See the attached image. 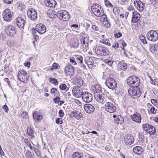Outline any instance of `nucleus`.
Returning a JSON list of instances; mask_svg holds the SVG:
<instances>
[{
	"label": "nucleus",
	"instance_id": "24",
	"mask_svg": "<svg viewBox=\"0 0 158 158\" xmlns=\"http://www.w3.org/2000/svg\"><path fill=\"white\" fill-rule=\"evenodd\" d=\"M132 13V21L134 23H137L139 20L140 17V15L136 11H134Z\"/></svg>",
	"mask_w": 158,
	"mask_h": 158
},
{
	"label": "nucleus",
	"instance_id": "33",
	"mask_svg": "<svg viewBox=\"0 0 158 158\" xmlns=\"http://www.w3.org/2000/svg\"><path fill=\"white\" fill-rule=\"evenodd\" d=\"M81 43L82 45H84L85 47H86L88 46V40L87 38H81Z\"/></svg>",
	"mask_w": 158,
	"mask_h": 158
},
{
	"label": "nucleus",
	"instance_id": "60",
	"mask_svg": "<svg viewBox=\"0 0 158 158\" xmlns=\"http://www.w3.org/2000/svg\"><path fill=\"white\" fill-rule=\"evenodd\" d=\"M139 23H138L137 25L139 26V27H143V26L144 25V22L141 20H139Z\"/></svg>",
	"mask_w": 158,
	"mask_h": 158
},
{
	"label": "nucleus",
	"instance_id": "63",
	"mask_svg": "<svg viewBox=\"0 0 158 158\" xmlns=\"http://www.w3.org/2000/svg\"><path fill=\"white\" fill-rule=\"evenodd\" d=\"M4 2L7 4H10L13 2V0H3Z\"/></svg>",
	"mask_w": 158,
	"mask_h": 158
},
{
	"label": "nucleus",
	"instance_id": "58",
	"mask_svg": "<svg viewBox=\"0 0 158 158\" xmlns=\"http://www.w3.org/2000/svg\"><path fill=\"white\" fill-rule=\"evenodd\" d=\"M2 108L4 111L6 112H7L9 110L6 104L3 106Z\"/></svg>",
	"mask_w": 158,
	"mask_h": 158
},
{
	"label": "nucleus",
	"instance_id": "10",
	"mask_svg": "<svg viewBox=\"0 0 158 158\" xmlns=\"http://www.w3.org/2000/svg\"><path fill=\"white\" fill-rule=\"evenodd\" d=\"M105 84L109 88L112 90L115 89L117 87L116 81L114 79L111 77H109L106 79Z\"/></svg>",
	"mask_w": 158,
	"mask_h": 158
},
{
	"label": "nucleus",
	"instance_id": "40",
	"mask_svg": "<svg viewBox=\"0 0 158 158\" xmlns=\"http://www.w3.org/2000/svg\"><path fill=\"white\" fill-rule=\"evenodd\" d=\"M7 44L10 47H13L15 45L14 41L12 40H9L7 41Z\"/></svg>",
	"mask_w": 158,
	"mask_h": 158
},
{
	"label": "nucleus",
	"instance_id": "50",
	"mask_svg": "<svg viewBox=\"0 0 158 158\" xmlns=\"http://www.w3.org/2000/svg\"><path fill=\"white\" fill-rule=\"evenodd\" d=\"M67 87L66 85L65 84H62L60 85L59 88L60 90H64Z\"/></svg>",
	"mask_w": 158,
	"mask_h": 158
},
{
	"label": "nucleus",
	"instance_id": "52",
	"mask_svg": "<svg viewBox=\"0 0 158 158\" xmlns=\"http://www.w3.org/2000/svg\"><path fill=\"white\" fill-rule=\"evenodd\" d=\"M105 63L108 64L110 66H111L113 63V61H112L109 60L108 59L105 60Z\"/></svg>",
	"mask_w": 158,
	"mask_h": 158
},
{
	"label": "nucleus",
	"instance_id": "43",
	"mask_svg": "<svg viewBox=\"0 0 158 158\" xmlns=\"http://www.w3.org/2000/svg\"><path fill=\"white\" fill-rule=\"evenodd\" d=\"M105 3L106 6L109 7H113V6L108 0H105Z\"/></svg>",
	"mask_w": 158,
	"mask_h": 158
},
{
	"label": "nucleus",
	"instance_id": "59",
	"mask_svg": "<svg viewBox=\"0 0 158 158\" xmlns=\"http://www.w3.org/2000/svg\"><path fill=\"white\" fill-rule=\"evenodd\" d=\"M4 70L5 72L7 74H10L11 72H12V71L9 70V67L4 69Z\"/></svg>",
	"mask_w": 158,
	"mask_h": 158
},
{
	"label": "nucleus",
	"instance_id": "31",
	"mask_svg": "<svg viewBox=\"0 0 158 158\" xmlns=\"http://www.w3.org/2000/svg\"><path fill=\"white\" fill-rule=\"evenodd\" d=\"M116 123L120 124H122L124 122V119L121 115H119L117 116L115 119Z\"/></svg>",
	"mask_w": 158,
	"mask_h": 158
},
{
	"label": "nucleus",
	"instance_id": "11",
	"mask_svg": "<svg viewBox=\"0 0 158 158\" xmlns=\"http://www.w3.org/2000/svg\"><path fill=\"white\" fill-rule=\"evenodd\" d=\"M147 37L149 40L155 42L158 40V34L156 31L152 30L147 33Z\"/></svg>",
	"mask_w": 158,
	"mask_h": 158
},
{
	"label": "nucleus",
	"instance_id": "55",
	"mask_svg": "<svg viewBox=\"0 0 158 158\" xmlns=\"http://www.w3.org/2000/svg\"><path fill=\"white\" fill-rule=\"evenodd\" d=\"M21 116L23 118H26L28 117V113L27 112H23L21 114Z\"/></svg>",
	"mask_w": 158,
	"mask_h": 158
},
{
	"label": "nucleus",
	"instance_id": "45",
	"mask_svg": "<svg viewBox=\"0 0 158 158\" xmlns=\"http://www.w3.org/2000/svg\"><path fill=\"white\" fill-rule=\"evenodd\" d=\"M56 123L57 124H61L63 123L62 118H56Z\"/></svg>",
	"mask_w": 158,
	"mask_h": 158
},
{
	"label": "nucleus",
	"instance_id": "64",
	"mask_svg": "<svg viewBox=\"0 0 158 158\" xmlns=\"http://www.w3.org/2000/svg\"><path fill=\"white\" fill-rule=\"evenodd\" d=\"M24 65L28 67H29L30 66V63L29 62H25L24 63Z\"/></svg>",
	"mask_w": 158,
	"mask_h": 158
},
{
	"label": "nucleus",
	"instance_id": "38",
	"mask_svg": "<svg viewBox=\"0 0 158 158\" xmlns=\"http://www.w3.org/2000/svg\"><path fill=\"white\" fill-rule=\"evenodd\" d=\"M27 133L28 135L29 136H31L32 137H33L34 136V131H33V129H32L31 128L29 127L27 129Z\"/></svg>",
	"mask_w": 158,
	"mask_h": 158
},
{
	"label": "nucleus",
	"instance_id": "27",
	"mask_svg": "<svg viewBox=\"0 0 158 158\" xmlns=\"http://www.w3.org/2000/svg\"><path fill=\"white\" fill-rule=\"evenodd\" d=\"M133 152L135 154L140 155L143 152V149L140 146H136L133 149Z\"/></svg>",
	"mask_w": 158,
	"mask_h": 158
},
{
	"label": "nucleus",
	"instance_id": "22",
	"mask_svg": "<svg viewBox=\"0 0 158 158\" xmlns=\"http://www.w3.org/2000/svg\"><path fill=\"white\" fill-rule=\"evenodd\" d=\"M84 109L85 112L88 113H92L94 111L95 108L94 106L90 104H87L84 105Z\"/></svg>",
	"mask_w": 158,
	"mask_h": 158
},
{
	"label": "nucleus",
	"instance_id": "49",
	"mask_svg": "<svg viewBox=\"0 0 158 158\" xmlns=\"http://www.w3.org/2000/svg\"><path fill=\"white\" fill-rule=\"evenodd\" d=\"M92 29L96 31H98L99 29L98 26L96 25H93L92 26Z\"/></svg>",
	"mask_w": 158,
	"mask_h": 158
},
{
	"label": "nucleus",
	"instance_id": "16",
	"mask_svg": "<svg viewBox=\"0 0 158 158\" xmlns=\"http://www.w3.org/2000/svg\"><path fill=\"white\" fill-rule=\"evenodd\" d=\"M15 21L18 27L19 28L23 29L26 21L23 17L19 16L16 18Z\"/></svg>",
	"mask_w": 158,
	"mask_h": 158
},
{
	"label": "nucleus",
	"instance_id": "21",
	"mask_svg": "<svg viewBox=\"0 0 158 158\" xmlns=\"http://www.w3.org/2000/svg\"><path fill=\"white\" fill-rule=\"evenodd\" d=\"M131 118L133 121L135 122L140 123L141 122V118L139 113L136 112L131 116Z\"/></svg>",
	"mask_w": 158,
	"mask_h": 158
},
{
	"label": "nucleus",
	"instance_id": "8",
	"mask_svg": "<svg viewBox=\"0 0 158 158\" xmlns=\"http://www.w3.org/2000/svg\"><path fill=\"white\" fill-rule=\"evenodd\" d=\"M17 77L19 81L26 83L28 79L29 76L26 71L23 70H21L18 73Z\"/></svg>",
	"mask_w": 158,
	"mask_h": 158
},
{
	"label": "nucleus",
	"instance_id": "5",
	"mask_svg": "<svg viewBox=\"0 0 158 158\" xmlns=\"http://www.w3.org/2000/svg\"><path fill=\"white\" fill-rule=\"evenodd\" d=\"M57 18L60 20L64 21H68L70 16L68 12L65 10H60L56 13Z\"/></svg>",
	"mask_w": 158,
	"mask_h": 158
},
{
	"label": "nucleus",
	"instance_id": "48",
	"mask_svg": "<svg viewBox=\"0 0 158 158\" xmlns=\"http://www.w3.org/2000/svg\"><path fill=\"white\" fill-rule=\"evenodd\" d=\"M70 63L74 65L77 64V62L76 61V59L74 57H71L70 59Z\"/></svg>",
	"mask_w": 158,
	"mask_h": 158
},
{
	"label": "nucleus",
	"instance_id": "1",
	"mask_svg": "<svg viewBox=\"0 0 158 158\" xmlns=\"http://www.w3.org/2000/svg\"><path fill=\"white\" fill-rule=\"evenodd\" d=\"M94 90V97L96 100L98 102H101L106 96L108 95L104 94V89L99 85L96 84L93 88Z\"/></svg>",
	"mask_w": 158,
	"mask_h": 158
},
{
	"label": "nucleus",
	"instance_id": "23",
	"mask_svg": "<svg viewBox=\"0 0 158 158\" xmlns=\"http://www.w3.org/2000/svg\"><path fill=\"white\" fill-rule=\"evenodd\" d=\"M134 4L136 8L140 11H143L144 9V5L140 1H135Z\"/></svg>",
	"mask_w": 158,
	"mask_h": 158
},
{
	"label": "nucleus",
	"instance_id": "26",
	"mask_svg": "<svg viewBox=\"0 0 158 158\" xmlns=\"http://www.w3.org/2000/svg\"><path fill=\"white\" fill-rule=\"evenodd\" d=\"M44 3L47 6L49 7H53L57 3L55 0H45Z\"/></svg>",
	"mask_w": 158,
	"mask_h": 158
},
{
	"label": "nucleus",
	"instance_id": "13",
	"mask_svg": "<svg viewBox=\"0 0 158 158\" xmlns=\"http://www.w3.org/2000/svg\"><path fill=\"white\" fill-rule=\"evenodd\" d=\"M142 126L144 130L151 135H154L156 132L155 128L151 125L146 124H143Z\"/></svg>",
	"mask_w": 158,
	"mask_h": 158
},
{
	"label": "nucleus",
	"instance_id": "25",
	"mask_svg": "<svg viewBox=\"0 0 158 158\" xmlns=\"http://www.w3.org/2000/svg\"><path fill=\"white\" fill-rule=\"evenodd\" d=\"M71 117H75L78 119H79L82 116V114L81 112L76 110L72 111L70 114Z\"/></svg>",
	"mask_w": 158,
	"mask_h": 158
},
{
	"label": "nucleus",
	"instance_id": "29",
	"mask_svg": "<svg viewBox=\"0 0 158 158\" xmlns=\"http://www.w3.org/2000/svg\"><path fill=\"white\" fill-rule=\"evenodd\" d=\"M33 118L35 121H38L42 119V116L35 111L33 113Z\"/></svg>",
	"mask_w": 158,
	"mask_h": 158
},
{
	"label": "nucleus",
	"instance_id": "46",
	"mask_svg": "<svg viewBox=\"0 0 158 158\" xmlns=\"http://www.w3.org/2000/svg\"><path fill=\"white\" fill-rule=\"evenodd\" d=\"M113 12L116 15L118 14L119 9L118 7L115 6L113 9Z\"/></svg>",
	"mask_w": 158,
	"mask_h": 158
},
{
	"label": "nucleus",
	"instance_id": "56",
	"mask_svg": "<svg viewBox=\"0 0 158 158\" xmlns=\"http://www.w3.org/2000/svg\"><path fill=\"white\" fill-rule=\"evenodd\" d=\"M102 16L103 17V21H104L108 22V21L106 15L105 14H104V13H103V15H102ZM108 23H109V25L110 26V24L108 22Z\"/></svg>",
	"mask_w": 158,
	"mask_h": 158
},
{
	"label": "nucleus",
	"instance_id": "7",
	"mask_svg": "<svg viewBox=\"0 0 158 158\" xmlns=\"http://www.w3.org/2000/svg\"><path fill=\"white\" fill-rule=\"evenodd\" d=\"M3 18L7 22H10L13 19L14 15L10 9H6L2 13Z\"/></svg>",
	"mask_w": 158,
	"mask_h": 158
},
{
	"label": "nucleus",
	"instance_id": "57",
	"mask_svg": "<svg viewBox=\"0 0 158 158\" xmlns=\"http://www.w3.org/2000/svg\"><path fill=\"white\" fill-rule=\"evenodd\" d=\"M114 36L116 38H118L122 36V34L120 32H118L114 34Z\"/></svg>",
	"mask_w": 158,
	"mask_h": 158
},
{
	"label": "nucleus",
	"instance_id": "35",
	"mask_svg": "<svg viewBox=\"0 0 158 158\" xmlns=\"http://www.w3.org/2000/svg\"><path fill=\"white\" fill-rule=\"evenodd\" d=\"M73 158H83V154L78 152H75L73 155Z\"/></svg>",
	"mask_w": 158,
	"mask_h": 158
},
{
	"label": "nucleus",
	"instance_id": "12",
	"mask_svg": "<svg viewBox=\"0 0 158 158\" xmlns=\"http://www.w3.org/2000/svg\"><path fill=\"white\" fill-rule=\"evenodd\" d=\"M64 72L67 77L73 76L75 73L74 68L71 64H69L65 67Z\"/></svg>",
	"mask_w": 158,
	"mask_h": 158
},
{
	"label": "nucleus",
	"instance_id": "17",
	"mask_svg": "<svg viewBox=\"0 0 158 158\" xmlns=\"http://www.w3.org/2000/svg\"><path fill=\"white\" fill-rule=\"evenodd\" d=\"M5 31L7 35L11 37L14 36L16 34L15 27L12 25L6 27Z\"/></svg>",
	"mask_w": 158,
	"mask_h": 158
},
{
	"label": "nucleus",
	"instance_id": "34",
	"mask_svg": "<svg viewBox=\"0 0 158 158\" xmlns=\"http://www.w3.org/2000/svg\"><path fill=\"white\" fill-rule=\"evenodd\" d=\"M156 45L155 44H151L149 45V48L150 51L152 53L155 52L156 50Z\"/></svg>",
	"mask_w": 158,
	"mask_h": 158
},
{
	"label": "nucleus",
	"instance_id": "2",
	"mask_svg": "<svg viewBox=\"0 0 158 158\" xmlns=\"http://www.w3.org/2000/svg\"><path fill=\"white\" fill-rule=\"evenodd\" d=\"M114 100L109 96H106L100 102V103L103 104L106 102L105 105V109L106 111L108 112L113 113L116 110V107L113 103L110 101H112Z\"/></svg>",
	"mask_w": 158,
	"mask_h": 158
},
{
	"label": "nucleus",
	"instance_id": "14",
	"mask_svg": "<svg viewBox=\"0 0 158 158\" xmlns=\"http://www.w3.org/2000/svg\"><path fill=\"white\" fill-rule=\"evenodd\" d=\"M27 14L28 18L31 20H35L37 18V12L32 8L28 10Z\"/></svg>",
	"mask_w": 158,
	"mask_h": 158
},
{
	"label": "nucleus",
	"instance_id": "61",
	"mask_svg": "<svg viewBox=\"0 0 158 158\" xmlns=\"http://www.w3.org/2000/svg\"><path fill=\"white\" fill-rule=\"evenodd\" d=\"M112 47L115 48V49L118 48H119L118 44V43H114V44L112 45Z\"/></svg>",
	"mask_w": 158,
	"mask_h": 158
},
{
	"label": "nucleus",
	"instance_id": "47",
	"mask_svg": "<svg viewBox=\"0 0 158 158\" xmlns=\"http://www.w3.org/2000/svg\"><path fill=\"white\" fill-rule=\"evenodd\" d=\"M77 85L80 86H82L83 85V80L81 78H79L77 80Z\"/></svg>",
	"mask_w": 158,
	"mask_h": 158
},
{
	"label": "nucleus",
	"instance_id": "6",
	"mask_svg": "<svg viewBox=\"0 0 158 158\" xmlns=\"http://www.w3.org/2000/svg\"><path fill=\"white\" fill-rule=\"evenodd\" d=\"M127 84L129 86L132 87V85H135V86H139L140 84L139 79L137 76H132L129 77L127 80Z\"/></svg>",
	"mask_w": 158,
	"mask_h": 158
},
{
	"label": "nucleus",
	"instance_id": "39",
	"mask_svg": "<svg viewBox=\"0 0 158 158\" xmlns=\"http://www.w3.org/2000/svg\"><path fill=\"white\" fill-rule=\"evenodd\" d=\"M59 68L60 65L56 63H54L51 67L50 68V70H52L54 69H56Z\"/></svg>",
	"mask_w": 158,
	"mask_h": 158
},
{
	"label": "nucleus",
	"instance_id": "37",
	"mask_svg": "<svg viewBox=\"0 0 158 158\" xmlns=\"http://www.w3.org/2000/svg\"><path fill=\"white\" fill-rule=\"evenodd\" d=\"M110 40H111L110 39ZM110 41L109 39H107V38L104 39L100 41V42L102 44H104L108 46H111L109 42Z\"/></svg>",
	"mask_w": 158,
	"mask_h": 158
},
{
	"label": "nucleus",
	"instance_id": "30",
	"mask_svg": "<svg viewBox=\"0 0 158 158\" xmlns=\"http://www.w3.org/2000/svg\"><path fill=\"white\" fill-rule=\"evenodd\" d=\"M71 45L73 48H77L79 45V42L78 40L77 39L72 40L71 42Z\"/></svg>",
	"mask_w": 158,
	"mask_h": 158
},
{
	"label": "nucleus",
	"instance_id": "3",
	"mask_svg": "<svg viewBox=\"0 0 158 158\" xmlns=\"http://www.w3.org/2000/svg\"><path fill=\"white\" fill-rule=\"evenodd\" d=\"M91 9L93 14L96 16L100 17L103 15L104 11L100 5L95 3L91 7Z\"/></svg>",
	"mask_w": 158,
	"mask_h": 158
},
{
	"label": "nucleus",
	"instance_id": "41",
	"mask_svg": "<svg viewBox=\"0 0 158 158\" xmlns=\"http://www.w3.org/2000/svg\"><path fill=\"white\" fill-rule=\"evenodd\" d=\"M50 81L52 83L55 84V85H58V82L56 78H50Z\"/></svg>",
	"mask_w": 158,
	"mask_h": 158
},
{
	"label": "nucleus",
	"instance_id": "4",
	"mask_svg": "<svg viewBox=\"0 0 158 158\" xmlns=\"http://www.w3.org/2000/svg\"><path fill=\"white\" fill-rule=\"evenodd\" d=\"M138 86H134L130 88L128 90L129 94L133 98H137L141 95L140 89Z\"/></svg>",
	"mask_w": 158,
	"mask_h": 158
},
{
	"label": "nucleus",
	"instance_id": "51",
	"mask_svg": "<svg viewBox=\"0 0 158 158\" xmlns=\"http://www.w3.org/2000/svg\"><path fill=\"white\" fill-rule=\"evenodd\" d=\"M60 99V98L59 97H57L53 99V102L55 103L58 104L59 102Z\"/></svg>",
	"mask_w": 158,
	"mask_h": 158
},
{
	"label": "nucleus",
	"instance_id": "20",
	"mask_svg": "<svg viewBox=\"0 0 158 158\" xmlns=\"http://www.w3.org/2000/svg\"><path fill=\"white\" fill-rule=\"evenodd\" d=\"M35 30L39 33L41 34H43L45 32L46 28L44 25L40 23L36 25Z\"/></svg>",
	"mask_w": 158,
	"mask_h": 158
},
{
	"label": "nucleus",
	"instance_id": "53",
	"mask_svg": "<svg viewBox=\"0 0 158 158\" xmlns=\"http://www.w3.org/2000/svg\"><path fill=\"white\" fill-rule=\"evenodd\" d=\"M59 116L61 117L62 118L64 117V113L63 110H60L59 111Z\"/></svg>",
	"mask_w": 158,
	"mask_h": 158
},
{
	"label": "nucleus",
	"instance_id": "19",
	"mask_svg": "<svg viewBox=\"0 0 158 158\" xmlns=\"http://www.w3.org/2000/svg\"><path fill=\"white\" fill-rule=\"evenodd\" d=\"M134 141L133 136L130 134H127L125 135L124 139V142L127 145H130Z\"/></svg>",
	"mask_w": 158,
	"mask_h": 158
},
{
	"label": "nucleus",
	"instance_id": "9",
	"mask_svg": "<svg viewBox=\"0 0 158 158\" xmlns=\"http://www.w3.org/2000/svg\"><path fill=\"white\" fill-rule=\"evenodd\" d=\"M96 53L98 55L101 56H105L109 54V50L105 47L98 46L95 49Z\"/></svg>",
	"mask_w": 158,
	"mask_h": 158
},
{
	"label": "nucleus",
	"instance_id": "36",
	"mask_svg": "<svg viewBox=\"0 0 158 158\" xmlns=\"http://www.w3.org/2000/svg\"><path fill=\"white\" fill-rule=\"evenodd\" d=\"M47 14L49 18H52L55 15L56 13L54 11L50 10L48 11Z\"/></svg>",
	"mask_w": 158,
	"mask_h": 158
},
{
	"label": "nucleus",
	"instance_id": "32",
	"mask_svg": "<svg viewBox=\"0 0 158 158\" xmlns=\"http://www.w3.org/2000/svg\"><path fill=\"white\" fill-rule=\"evenodd\" d=\"M74 58L78 63L82 64L83 63V58L82 56L80 55H75Z\"/></svg>",
	"mask_w": 158,
	"mask_h": 158
},
{
	"label": "nucleus",
	"instance_id": "62",
	"mask_svg": "<svg viewBox=\"0 0 158 158\" xmlns=\"http://www.w3.org/2000/svg\"><path fill=\"white\" fill-rule=\"evenodd\" d=\"M150 111L151 113L153 114H155L156 113V111L155 110V108L154 107H152L150 109Z\"/></svg>",
	"mask_w": 158,
	"mask_h": 158
},
{
	"label": "nucleus",
	"instance_id": "44",
	"mask_svg": "<svg viewBox=\"0 0 158 158\" xmlns=\"http://www.w3.org/2000/svg\"><path fill=\"white\" fill-rule=\"evenodd\" d=\"M139 37L140 40L143 44L147 43L145 37L143 35H140Z\"/></svg>",
	"mask_w": 158,
	"mask_h": 158
},
{
	"label": "nucleus",
	"instance_id": "28",
	"mask_svg": "<svg viewBox=\"0 0 158 158\" xmlns=\"http://www.w3.org/2000/svg\"><path fill=\"white\" fill-rule=\"evenodd\" d=\"M127 64L123 61H119L118 62V68L120 69L123 71H125L127 68Z\"/></svg>",
	"mask_w": 158,
	"mask_h": 158
},
{
	"label": "nucleus",
	"instance_id": "18",
	"mask_svg": "<svg viewBox=\"0 0 158 158\" xmlns=\"http://www.w3.org/2000/svg\"><path fill=\"white\" fill-rule=\"evenodd\" d=\"M83 92L82 88L78 86L74 87L72 89L73 94L76 97H81Z\"/></svg>",
	"mask_w": 158,
	"mask_h": 158
},
{
	"label": "nucleus",
	"instance_id": "54",
	"mask_svg": "<svg viewBox=\"0 0 158 158\" xmlns=\"http://www.w3.org/2000/svg\"><path fill=\"white\" fill-rule=\"evenodd\" d=\"M151 102L155 106H157L158 105V103L154 99H152L151 100Z\"/></svg>",
	"mask_w": 158,
	"mask_h": 158
},
{
	"label": "nucleus",
	"instance_id": "15",
	"mask_svg": "<svg viewBox=\"0 0 158 158\" xmlns=\"http://www.w3.org/2000/svg\"><path fill=\"white\" fill-rule=\"evenodd\" d=\"M81 97L83 101L86 103H89L93 100L92 94L87 92H83Z\"/></svg>",
	"mask_w": 158,
	"mask_h": 158
},
{
	"label": "nucleus",
	"instance_id": "42",
	"mask_svg": "<svg viewBox=\"0 0 158 158\" xmlns=\"http://www.w3.org/2000/svg\"><path fill=\"white\" fill-rule=\"evenodd\" d=\"M147 3L148 5H155L156 2V0H146Z\"/></svg>",
	"mask_w": 158,
	"mask_h": 158
}]
</instances>
